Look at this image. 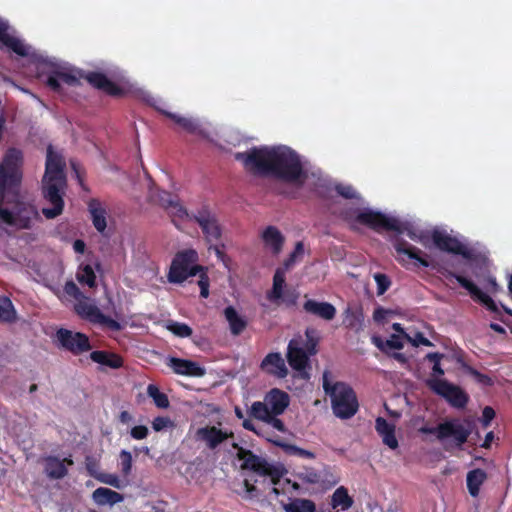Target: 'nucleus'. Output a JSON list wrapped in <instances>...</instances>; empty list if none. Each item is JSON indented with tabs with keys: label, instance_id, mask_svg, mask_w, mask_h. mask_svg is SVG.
<instances>
[{
	"label": "nucleus",
	"instance_id": "nucleus-34",
	"mask_svg": "<svg viewBox=\"0 0 512 512\" xmlns=\"http://www.w3.org/2000/svg\"><path fill=\"white\" fill-rule=\"evenodd\" d=\"M224 316L229 323L230 332L234 336L240 335L247 327V321L240 316L233 306L224 309Z\"/></svg>",
	"mask_w": 512,
	"mask_h": 512
},
{
	"label": "nucleus",
	"instance_id": "nucleus-2",
	"mask_svg": "<svg viewBox=\"0 0 512 512\" xmlns=\"http://www.w3.org/2000/svg\"><path fill=\"white\" fill-rule=\"evenodd\" d=\"M24 154L21 149L10 147L2 157L3 173L0 175V220L17 229H31L41 217L37 207L29 201L16 199L11 209L3 208L7 194L18 195L23 180Z\"/></svg>",
	"mask_w": 512,
	"mask_h": 512
},
{
	"label": "nucleus",
	"instance_id": "nucleus-64",
	"mask_svg": "<svg viewBox=\"0 0 512 512\" xmlns=\"http://www.w3.org/2000/svg\"><path fill=\"white\" fill-rule=\"evenodd\" d=\"M489 291L493 294L498 293L501 290L500 285L497 283L494 277L488 278Z\"/></svg>",
	"mask_w": 512,
	"mask_h": 512
},
{
	"label": "nucleus",
	"instance_id": "nucleus-35",
	"mask_svg": "<svg viewBox=\"0 0 512 512\" xmlns=\"http://www.w3.org/2000/svg\"><path fill=\"white\" fill-rule=\"evenodd\" d=\"M90 359L95 363L112 369H118L123 365V360L120 356L103 350L92 351L90 353Z\"/></svg>",
	"mask_w": 512,
	"mask_h": 512
},
{
	"label": "nucleus",
	"instance_id": "nucleus-49",
	"mask_svg": "<svg viewBox=\"0 0 512 512\" xmlns=\"http://www.w3.org/2000/svg\"><path fill=\"white\" fill-rule=\"evenodd\" d=\"M120 466L122 475L127 477L132 469V455L129 451L122 450L120 452Z\"/></svg>",
	"mask_w": 512,
	"mask_h": 512
},
{
	"label": "nucleus",
	"instance_id": "nucleus-40",
	"mask_svg": "<svg viewBox=\"0 0 512 512\" xmlns=\"http://www.w3.org/2000/svg\"><path fill=\"white\" fill-rule=\"evenodd\" d=\"M164 327L174 336L179 338H188L193 333V330L189 325L171 319L165 321Z\"/></svg>",
	"mask_w": 512,
	"mask_h": 512
},
{
	"label": "nucleus",
	"instance_id": "nucleus-52",
	"mask_svg": "<svg viewBox=\"0 0 512 512\" xmlns=\"http://www.w3.org/2000/svg\"><path fill=\"white\" fill-rule=\"evenodd\" d=\"M315 330L312 328H307L305 331V336L307 338L306 343V349L305 351L308 353L309 356L316 354V346H317V340L314 337Z\"/></svg>",
	"mask_w": 512,
	"mask_h": 512
},
{
	"label": "nucleus",
	"instance_id": "nucleus-32",
	"mask_svg": "<svg viewBox=\"0 0 512 512\" xmlns=\"http://www.w3.org/2000/svg\"><path fill=\"white\" fill-rule=\"evenodd\" d=\"M93 501L100 506L114 505L124 500V496L114 490L105 487H99L92 493Z\"/></svg>",
	"mask_w": 512,
	"mask_h": 512
},
{
	"label": "nucleus",
	"instance_id": "nucleus-43",
	"mask_svg": "<svg viewBox=\"0 0 512 512\" xmlns=\"http://www.w3.org/2000/svg\"><path fill=\"white\" fill-rule=\"evenodd\" d=\"M16 318V313L11 300L7 297L0 299V320L12 322Z\"/></svg>",
	"mask_w": 512,
	"mask_h": 512
},
{
	"label": "nucleus",
	"instance_id": "nucleus-1",
	"mask_svg": "<svg viewBox=\"0 0 512 512\" xmlns=\"http://www.w3.org/2000/svg\"><path fill=\"white\" fill-rule=\"evenodd\" d=\"M234 157L253 175L271 177L296 188L303 187L308 178L300 155L285 145L252 147Z\"/></svg>",
	"mask_w": 512,
	"mask_h": 512
},
{
	"label": "nucleus",
	"instance_id": "nucleus-37",
	"mask_svg": "<svg viewBox=\"0 0 512 512\" xmlns=\"http://www.w3.org/2000/svg\"><path fill=\"white\" fill-rule=\"evenodd\" d=\"M343 315V325L346 328L355 330L356 332L362 330L364 317L361 308L353 309L351 307H347Z\"/></svg>",
	"mask_w": 512,
	"mask_h": 512
},
{
	"label": "nucleus",
	"instance_id": "nucleus-46",
	"mask_svg": "<svg viewBox=\"0 0 512 512\" xmlns=\"http://www.w3.org/2000/svg\"><path fill=\"white\" fill-rule=\"evenodd\" d=\"M304 255V244L302 241H298L295 244L293 251L289 254L288 258L284 261L283 266L285 269H290L294 264L303 257Z\"/></svg>",
	"mask_w": 512,
	"mask_h": 512
},
{
	"label": "nucleus",
	"instance_id": "nucleus-59",
	"mask_svg": "<svg viewBox=\"0 0 512 512\" xmlns=\"http://www.w3.org/2000/svg\"><path fill=\"white\" fill-rule=\"evenodd\" d=\"M149 396L153 399L155 405L160 407V388L157 385L150 384L147 388Z\"/></svg>",
	"mask_w": 512,
	"mask_h": 512
},
{
	"label": "nucleus",
	"instance_id": "nucleus-7",
	"mask_svg": "<svg viewBox=\"0 0 512 512\" xmlns=\"http://www.w3.org/2000/svg\"><path fill=\"white\" fill-rule=\"evenodd\" d=\"M419 432L434 435L438 441L443 443L446 450H450L451 448L462 449L468 441L472 429L466 420L449 418L434 427L422 426Z\"/></svg>",
	"mask_w": 512,
	"mask_h": 512
},
{
	"label": "nucleus",
	"instance_id": "nucleus-47",
	"mask_svg": "<svg viewBox=\"0 0 512 512\" xmlns=\"http://www.w3.org/2000/svg\"><path fill=\"white\" fill-rule=\"evenodd\" d=\"M466 372L469 375H471L476 380V382H478L479 384H481L483 386H492L494 384V381L490 376L479 372L474 367L467 366Z\"/></svg>",
	"mask_w": 512,
	"mask_h": 512
},
{
	"label": "nucleus",
	"instance_id": "nucleus-30",
	"mask_svg": "<svg viewBox=\"0 0 512 512\" xmlns=\"http://www.w3.org/2000/svg\"><path fill=\"white\" fill-rule=\"evenodd\" d=\"M44 471L48 478L58 480L68 474V469L57 456H47L44 459Z\"/></svg>",
	"mask_w": 512,
	"mask_h": 512
},
{
	"label": "nucleus",
	"instance_id": "nucleus-11",
	"mask_svg": "<svg viewBox=\"0 0 512 512\" xmlns=\"http://www.w3.org/2000/svg\"><path fill=\"white\" fill-rule=\"evenodd\" d=\"M74 310L78 316L92 324H98L111 331H120L122 329L121 324L117 320L104 315L86 296L75 303Z\"/></svg>",
	"mask_w": 512,
	"mask_h": 512
},
{
	"label": "nucleus",
	"instance_id": "nucleus-25",
	"mask_svg": "<svg viewBox=\"0 0 512 512\" xmlns=\"http://www.w3.org/2000/svg\"><path fill=\"white\" fill-rule=\"evenodd\" d=\"M261 369L266 371L268 374L276 376L278 378H285L288 374V369L285 365V361L281 354L278 352H272L265 356L262 360Z\"/></svg>",
	"mask_w": 512,
	"mask_h": 512
},
{
	"label": "nucleus",
	"instance_id": "nucleus-31",
	"mask_svg": "<svg viewBox=\"0 0 512 512\" xmlns=\"http://www.w3.org/2000/svg\"><path fill=\"white\" fill-rule=\"evenodd\" d=\"M88 209L95 229L103 233L107 227L106 210L102 207L98 199H91L88 203Z\"/></svg>",
	"mask_w": 512,
	"mask_h": 512
},
{
	"label": "nucleus",
	"instance_id": "nucleus-42",
	"mask_svg": "<svg viewBox=\"0 0 512 512\" xmlns=\"http://www.w3.org/2000/svg\"><path fill=\"white\" fill-rule=\"evenodd\" d=\"M162 116H167L172 119L176 124H178L181 128L186 130L187 132L194 133L198 129V124L191 118H186L182 116H178L173 113H169L162 109Z\"/></svg>",
	"mask_w": 512,
	"mask_h": 512
},
{
	"label": "nucleus",
	"instance_id": "nucleus-48",
	"mask_svg": "<svg viewBox=\"0 0 512 512\" xmlns=\"http://www.w3.org/2000/svg\"><path fill=\"white\" fill-rule=\"evenodd\" d=\"M99 466V461L96 457L92 455H87L85 457V468L88 474L95 479H97L101 474V472H99Z\"/></svg>",
	"mask_w": 512,
	"mask_h": 512
},
{
	"label": "nucleus",
	"instance_id": "nucleus-21",
	"mask_svg": "<svg viewBox=\"0 0 512 512\" xmlns=\"http://www.w3.org/2000/svg\"><path fill=\"white\" fill-rule=\"evenodd\" d=\"M8 28V24L0 19V44L18 56L26 57L29 54L28 47L21 39L10 35Z\"/></svg>",
	"mask_w": 512,
	"mask_h": 512
},
{
	"label": "nucleus",
	"instance_id": "nucleus-61",
	"mask_svg": "<svg viewBox=\"0 0 512 512\" xmlns=\"http://www.w3.org/2000/svg\"><path fill=\"white\" fill-rule=\"evenodd\" d=\"M389 313V310H386L382 307H378L373 312V319L376 322H383L386 319L387 314Z\"/></svg>",
	"mask_w": 512,
	"mask_h": 512
},
{
	"label": "nucleus",
	"instance_id": "nucleus-44",
	"mask_svg": "<svg viewBox=\"0 0 512 512\" xmlns=\"http://www.w3.org/2000/svg\"><path fill=\"white\" fill-rule=\"evenodd\" d=\"M443 358H445V355L439 352H430L425 356V360H428L433 364L432 375L441 377L445 374L443 368L441 367V360Z\"/></svg>",
	"mask_w": 512,
	"mask_h": 512
},
{
	"label": "nucleus",
	"instance_id": "nucleus-41",
	"mask_svg": "<svg viewBox=\"0 0 512 512\" xmlns=\"http://www.w3.org/2000/svg\"><path fill=\"white\" fill-rule=\"evenodd\" d=\"M373 342L381 351L387 354L391 349L400 350L404 346L401 336L395 334L391 335L385 343H383L382 340L378 337H374Z\"/></svg>",
	"mask_w": 512,
	"mask_h": 512
},
{
	"label": "nucleus",
	"instance_id": "nucleus-60",
	"mask_svg": "<svg viewBox=\"0 0 512 512\" xmlns=\"http://www.w3.org/2000/svg\"><path fill=\"white\" fill-rule=\"evenodd\" d=\"M269 441L272 442L273 444H275L276 446L282 447L289 454L295 455L297 453V450H299V447L296 446V445L285 444V443H283L281 441L272 440V439H269Z\"/></svg>",
	"mask_w": 512,
	"mask_h": 512
},
{
	"label": "nucleus",
	"instance_id": "nucleus-29",
	"mask_svg": "<svg viewBox=\"0 0 512 512\" xmlns=\"http://www.w3.org/2000/svg\"><path fill=\"white\" fill-rule=\"evenodd\" d=\"M301 479L303 482L309 484H319L329 482L330 486L336 485L339 481L337 477H335L328 467L324 468L323 471L317 472L314 469H307L304 473L301 474Z\"/></svg>",
	"mask_w": 512,
	"mask_h": 512
},
{
	"label": "nucleus",
	"instance_id": "nucleus-24",
	"mask_svg": "<svg viewBox=\"0 0 512 512\" xmlns=\"http://www.w3.org/2000/svg\"><path fill=\"white\" fill-rule=\"evenodd\" d=\"M261 239L264 246L269 249L272 254L278 255L281 253L285 243V237L276 226H267L261 233Z\"/></svg>",
	"mask_w": 512,
	"mask_h": 512
},
{
	"label": "nucleus",
	"instance_id": "nucleus-55",
	"mask_svg": "<svg viewBox=\"0 0 512 512\" xmlns=\"http://www.w3.org/2000/svg\"><path fill=\"white\" fill-rule=\"evenodd\" d=\"M495 417V411L492 407L486 406L482 411L481 423L484 428H487Z\"/></svg>",
	"mask_w": 512,
	"mask_h": 512
},
{
	"label": "nucleus",
	"instance_id": "nucleus-38",
	"mask_svg": "<svg viewBox=\"0 0 512 512\" xmlns=\"http://www.w3.org/2000/svg\"><path fill=\"white\" fill-rule=\"evenodd\" d=\"M487 478L484 470L476 468L467 473L466 483L471 496L476 497L479 494L480 487Z\"/></svg>",
	"mask_w": 512,
	"mask_h": 512
},
{
	"label": "nucleus",
	"instance_id": "nucleus-26",
	"mask_svg": "<svg viewBox=\"0 0 512 512\" xmlns=\"http://www.w3.org/2000/svg\"><path fill=\"white\" fill-rule=\"evenodd\" d=\"M64 162L58 155H54L50 149H48L45 174L42 179L52 181H66V175L64 173Z\"/></svg>",
	"mask_w": 512,
	"mask_h": 512
},
{
	"label": "nucleus",
	"instance_id": "nucleus-57",
	"mask_svg": "<svg viewBox=\"0 0 512 512\" xmlns=\"http://www.w3.org/2000/svg\"><path fill=\"white\" fill-rule=\"evenodd\" d=\"M209 250H213L218 260L226 264L228 260L227 255L224 252V245H219V243L209 244Z\"/></svg>",
	"mask_w": 512,
	"mask_h": 512
},
{
	"label": "nucleus",
	"instance_id": "nucleus-18",
	"mask_svg": "<svg viewBox=\"0 0 512 512\" xmlns=\"http://www.w3.org/2000/svg\"><path fill=\"white\" fill-rule=\"evenodd\" d=\"M166 365L179 375L191 377H202L205 375V369L192 360L169 357L166 360Z\"/></svg>",
	"mask_w": 512,
	"mask_h": 512
},
{
	"label": "nucleus",
	"instance_id": "nucleus-19",
	"mask_svg": "<svg viewBox=\"0 0 512 512\" xmlns=\"http://www.w3.org/2000/svg\"><path fill=\"white\" fill-rule=\"evenodd\" d=\"M262 404L266 406L269 413L281 415L289 406L290 397L285 391L273 388L265 395Z\"/></svg>",
	"mask_w": 512,
	"mask_h": 512
},
{
	"label": "nucleus",
	"instance_id": "nucleus-15",
	"mask_svg": "<svg viewBox=\"0 0 512 512\" xmlns=\"http://www.w3.org/2000/svg\"><path fill=\"white\" fill-rule=\"evenodd\" d=\"M162 210L166 212L171 222L178 228L181 229V224L185 221H191L192 215H190L180 200L179 196L174 193L165 192L162 190Z\"/></svg>",
	"mask_w": 512,
	"mask_h": 512
},
{
	"label": "nucleus",
	"instance_id": "nucleus-45",
	"mask_svg": "<svg viewBox=\"0 0 512 512\" xmlns=\"http://www.w3.org/2000/svg\"><path fill=\"white\" fill-rule=\"evenodd\" d=\"M77 280L81 284H86L90 288L96 286V275L93 268L90 265H85L81 271L77 274Z\"/></svg>",
	"mask_w": 512,
	"mask_h": 512
},
{
	"label": "nucleus",
	"instance_id": "nucleus-51",
	"mask_svg": "<svg viewBox=\"0 0 512 512\" xmlns=\"http://www.w3.org/2000/svg\"><path fill=\"white\" fill-rule=\"evenodd\" d=\"M96 480L117 489H120L122 487L119 477L115 474L101 472V474L98 476Z\"/></svg>",
	"mask_w": 512,
	"mask_h": 512
},
{
	"label": "nucleus",
	"instance_id": "nucleus-20",
	"mask_svg": "<svg viewBox=\"0 0 512 512\" xmlns=\"http://www.w3.org/2000/svg\"><path fill=\"white\" fill-rule=\"evenodd\" d=\"M232 436L233 432L222 431L216 426H206L197 430V437L204 441L208 448L212 450Z\"/></svg>",
	"mask_w": 512,
	"mask_h": 512
},
{
	"label": "nucleus",
	"instance_id": "nucleus-50",
	"mask_svg": "<svg viewBox=\"0 0 512 512\" xmlns=\"http://www.w3.org/2000/svg\"><path fill=\"white\" fill-rule=\"evenodd\" d=\"M374 280L377 284V294L383 295L390 287L391 281L386 274L376 273L374 275Z\"/></svg>",
	"mask_w": 512,
	"mask_h": 512
},
{
	"label": "nucleus",
	"instance_id": "nucleus-33",
	"mask_svg": "<svg viewBox=\"0 0 512 512\" xmlns=\"http://www.w3.org/2000/svg\"><path fill=\"white\" fill-rule=\"evenodd\" d=\"M289 269L279 267L273 276L272 289L267 293V299L271 302L278 303L283 298V287L285 285V274Z\"/></svg>",
	"mask_w": 512,
	"mask_h": 512
},
{
	"label": "nucleus",
	"instance_id": "nucleus-63",
	"mask_svg": "<svg viewBox=\"0 0 512 512\" xmlns=\"http://www.w3.org/2000/svg\"><path fill=\"white\" fill-rule=\"evenodd\" d=\"M243 485H244V488H245V492L247 493V495L249 496V498H253V497H256L257 494V488L255 485L251 484L249 482V480L245 479L244 482H243Z\"/></svg>",
	"mask_w": 512,
	"mask_h": 512
},
{
	"label": "nucleus",
	"instance_id": "nucleus-4",
	"mask_svg": "<svg viewBox=\"0 0 512 512\" xmlns=\"http://www.w3.org/2000/svg\"><path fill=\"white\" fill-rule=\"evenodd\" d=\"M199 255L195 249L189 248L177 252L172 260L168 280L171 283L180 284L189 277L199 276L198 286L200 288V296L208 298L210 292V279L208 276V268L198 264Z\"/></svg>",
	"mask_w": 512,
	"mask_h": 512
},
{
	"label": "nucleus",
	"instance_id": "nucleus-3",
	"mask_svg": "<svg viewBox=\"0 0 512 512\" xmlns=\"http://www.w3.org/2000/svg\"><path fill=\"white\" fill-rule=\"evenodd\" d=\"M85 79L92 87L104 92L112 97H122L126 91L118 84L110 80L104 73L88 72L72 70L66 67L57 66L53 68L47 75L46 85L54 92L61 93L64 83L68 86H77L80 79Z\"/></svg>",
	"mask_w": 512,
	"mask_h": 512
},
{
	"label": "nucleus",
	"instance_id": "nucleus-5",
	"mask_svg": "<svg viewBox=\"0 0 512 512\" xmlns=\"http://www.w3.org/2000/svg\"><path fill=\"white\" fill-rule=\"evenodd\" d=\"M355 221L376 232L394 231L398 234H406L411 240L425 244L424 232L419 231L411 222L400 221L379 211L370 209L359 211Z\"/></svg>",
	"mask_w": 512,
	"mask_h": 512
},
{
	"label": "nucleus",
	"instance_id": "nucleus-58",
	"mask_svg": "<svg viewBox=\"0 0 512 512\" xmlns=\"http://www.w3.org/2000/svg\"><path fill=\"white\" fill-rule=\"evenodd\" d=\"M148 428L144 425H138L131 429V436L132 438L136 440H142L147 437L148 435Z\"/></svg>",
	"mask_w": 512,
	"mask_h": 512
},
{
	"label": "nucleus",
	"instance_id": "nucleus-22",
	"mask_svg": "<svg viewBox=\"0 0 512 512\" xmlns=\"http://www.w3.org/2000/svg\"><path fill=\"white\" fill-rule=\"evenodd\" d=\"M250 416L271 425L279 432H286L284 422L277 417L278 415L269 413L266 406L262 404L261 401H256L251 405Z\"/></svg>",
	"mask_w": 512,
	"mask_h": 512
},
{
	"label": "nucleus",
	"instance_id": "nucleus-39",
	"mask_svg": "<svg viewBox=\"0 0 512 512\" xmlns=\"http://www.w3.org/2000/svg\"><path fill=\"white\" fill-rule=\"evenodd\" d=\"M286 512H315L316 505L310 499L296 498L284 505Z\"/></svg>",
	"mask_w": 512,
	"mask_h": 512
},
{
	"label": "nucleus",
	"instance_id": "nucleus-27",
	"mask_svg": "<svg viewBox=\"0 0 512 512\" xmlns=\"http://www.w3.org/2000/svg\"><path fill=\"white\" fill-rule=\"evenodd\" d=\"M287 361L296 371H302L306 368L309 361V355L304 348L298 345V342L292 339L287 347Z\"/></svg>",
	"mask_w": 512,
	"mask_h": 512
},
{
	"label": "nucleus",
	"instance_id": "nucleus-36",
	"mask_svg": "<svg viewBox=\"0 0 512 512\" xmlns=\"http://www.w3.org/2000/svg\"><path fill=\"white\" fill-rule=\"evenodd\" d=\"M354 504L353 498L349 495L348 489L344 486L338 487L331 496L330 505L332 509L342 511L349 510Z\"/></svg>",
	"mask_w": 512,
	"mask_h": 512
},
{
	"label": "nucleus",
	"instance_id": "nucleus-9",
	"mask_svg": "<svg viewBox=\"0 0 512 512\" xmlns=\"http://www.w3.org/2000/svg\"><path fill=\"white\" fill-rule=\"evenodd\" d=\"M67 187V181H52L42 179L41 192L43 199L52 207L43 208L42 214L47 219H54L61 215L64 210V195Z\"/></svg>",
	"mask_w": 512,
	"mask_h": 512
},
{
	"label": "nucleus",
	"instance_id": "nucleus-23",
	"mask_svg": "<svg viewBox=\"0 0 512 512\" xmlns=\"http://www.w3.org/2000/svg\"><path fill=\"white\" fill-rule=\"evenodd\" d=\"M303 310L311 315L317 316L325 321H331L336 316V308L329 302H318L308 299L303 304Z\"/></svg>",
	"mask_w": 512,
	"mask_h": 512
},
{
	"label": "nucleus",
	"instance_id": "nucleus-56",
	"mask_svg": "<svg viewBox=\"0 0 512 512\" xmlns=\"http://www.w3.org/2000/svg\"><path fill=\"white\" fill-rule=\"evenodd\" d=\"M336 191L339 195L344 197L345 199H354L356 198V191L352 186L338 185L336 187Z\"/></svg>",
	"mask_w": 512,
	"mask_h": 512
},
{
	"label": "nucleus",
	"instance_id": "nucleus-8",
	"mask_svg": "<svg viewBox=\"0 0 512 512\" xmlns=\"http://www.w3.org/2000/svg\"><path fill=\"white\" fill-rule=\"evenodd\" d=\"M237 450L236 457L242 460V470H250L260 476L270 477L271 483L277 485L283 476V468L269 463L266 459L254 454L251 450L241 447L238 443H232Z\"/></svg>",
	"mask_w": 512,
	"mask_h": 512
},
{
	"label": "nucleus",
	"instance_id": "nucleus-62",
	"mask_svg": "<svg viewBox=\"0 0 512 512\" xmlns=\"http://www.w3.org/2000/svg\"><path fill=\"white\" fill-rule=\"evenodd\" d=\"M298 295L295 291H287L285 296L283 295V301L286 302L287 305L292 306L296 304Z\"/></svg>",
	"mask_w": 512,
	"mask_h": 512
},
{
	"label": "nucleus",
	"instance_id": "nucleus-54",
	"mask_svg": "<svg viewBox=\"0 0 512 512\" xmlns=\"http://www.w3.org/2000/svg\"><path fill=\"white\" fill-rule=\"evenodd\" d=\"M64 291L68 296L73 297L77 301L84 297V294L80 291L79 287L73 281L66 282L64 286Z\"/></svg>",
	"mask_w": 512,
	"mask_h": 512
},
{
	"label": "nucleus",
	"instance_id": "nucleus-53",
	"mask_svg": "<svg viewBox=\"0 0 512 512\" xmlns=\"http://www.w3.org/2000/svg\"><path fill=\"white\" fill-rule=\"evenodd\" d=\"M405 338L415 347H418L419 345L428 347L433 346V343L421 332H416L414 337H410L408 334H405Z\"/></svg>",
	"mask_w": 512,
	"mask_h": 512
},
{
	"label": "nucleus",
	"instance_id": "nucleus-14",
	"mask_svg": "<svg viewBox=\"0 0 512 512\" xmlns=\"http://www.w3.org/2000/svg\"><path fill=\"white\" fill-rule=\"evenodd\" d=\"M393 247L397 252V261L403 266L406 265L407 260H414L415 267H429L430 263L427 260V254L423 253L419 248L409 244L403 238L396 236L392 239Z\"/></svg>",
	"mask_w": 512,
	"mask_h": 512
},
{
	"label": "nucleus",
	"instance_id": "nucleus-17",
	"mask_svg": "<svg viewBox=\"0 0 512 512\" xmlns=\"http://www.w3.org/2000/svg\"><path fill=\"white\" fill-rule=\"evenodd\" d=\"M447 277L454 278L464 289H466L471 295L474 301H477L484 305L487 310L492 313H499V309L494 300L486 293H484L475 283L467 279L462 275H458L454 272H448Z\"/></svg>",
	"mask_w": 512,
	"mask_h": 512
},
{
	"label": "nucleus",
	"instance_id": "nucleus-16",
	"mask_svg": "<svg viewBox=\"0 0 512 512\" xmlns=\"http://www.w3.org/2000/svg\"><path fill=\"white\" fill-rule=\"evenodd\" d=\"M431 238L434 245L441 251L460 255L465 259H470L472 256L471 251L465 244L446 232L434 230L431 234Z\"/></svg>",
	"mask_w": 512,
	"mask_h": 512
},
{
	"label": "nucleus",
	"instance_id": "nucleus-12",
	"mask_svg": "<svg viewBox=\"0 0 512 512\" xmlns=\"http://www.w3.org/2000/svg\"><path fill=\"white\" fill-rule=\"evenodd\" d=\"M196 222L208 244L219 243L222 237V229L217 216L209 206H202L196 213L192 214V220Z\"/></svg>",
	"mask_w": 512,
	"mask_h": 512
},
{
	"label": "nucleus",
	"instance_id": "nucleus-6",
	"mask_svg": "<svg viewBox=\"0 0 512 512\" xmlns=\"http://www.w3.org/2000/svg\"><path fill=\"white\" fill-rule=\"evenodd\" d=\"M330 372L323 373V390L330 397L333 414L342 420L351 419L359 410V402L353 388L345 382L332 383Z\"/></svg>",
	"mask_w": 512,
	"mask_h": 512
},
{
	"label": "nucleus",
	"instance_id": "nucleus-10",
	"mask_svg": "<svg viewBox=\"0 0 512 512\" xmlns=\"http://www.w3.org/2000/svg\"><path fill=\"white\" fill-rule=\"evenodd\" d=\"M426 384L435 394L444 398L454 408L463 409L469 402V395L461 387L450 383L446 379L431 378L427 380Z\"/></svg>",
	"mask_w": 512,
	"mask_h": 512
},
{
	"label": "nucleus",
	"instance_id": "nucleus-28",
	"mask_svg": "<svg viewBox=\"0 0 512 512\" xmlns=\"http://www.w3.org/2000/svg\"><path fill=\"white\" fill-rule=\"evenodd\" d=\"M377 433L382 437L383 443L391 449L398 447V441L395 436V426L389 423L385 418L378 417L375 423Z\"/></svg>",
	"mask_w": 512,
	"mask_h": 512
},
{
	"label": "nucleus",
	"instance_id": "nucleus-13",
	"mask_svg": "<svg viewBox=\"0 0 512 512\" xmlns=\"http://www.w3.org/2000/svg\"><path fill=\"white\" fill-rule=\"evenodd\" d=\"M56 342L58 347L78 356L92 349L89 337L81 332H74L66 328L56 331Z\"/></svg>",
	"mask_w": 512,
	"mask_h": 512
}]
</instances>
